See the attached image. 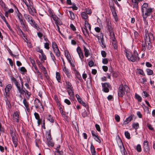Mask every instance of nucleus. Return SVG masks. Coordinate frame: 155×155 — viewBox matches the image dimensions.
Returning a JSON list of instances; mask_svg holds the SVG:
<instances>
[{
	"label": "nucleus",
	"instance_id": "obj_38",
	"mask_svg": "<svg viewBox=\"0 0 155 155\" xmlns=\"http://www.w3.org/2000/svg\"><path fill=\"white\" fill-rule=\"evenodd\" d=\"M146 71L148 75H152L153 74V70L150 69H147L146 70Z\"/></svg>",
	"mask_w": 155,
	"mask_h": 155
},
{
	"label": "nucleus",
	"instance_id": "obj_62",
	"mask_svg": "<svg viewBox=\"0 0 155 155\" xmlns=\"http://www.w3.org/2000/svg\"><path fill=\"white\" fill-rule=\"evenodd\" d=\"M86 12L87 14H88V15H90L92 13L91 10V9L89 8H86L85 9Z\"/></svg>",
	"mask_w": 155,
	"mask_h": 155
},
{
	"label": "nucleus",
	"instance_id": "obj_12",
	"mask_svg": "<svg viewBox=\"0 0 155 155\" xmlns=\"http://www.w3.org/2000/svg\"><path fill=\"white\" fill-rule=\"evenodd\" d=\"M13 120L17 123L19 121V113L16 111L14 112L13 114Z\"/></svg>",
	"mask_w": 155,
	"mask_h": 155
},
{
	"label": "nucleus",
	"instance_id": "obj_41",
	"mask_svg": "<svg viewBox=\"0 0 155 155\" xmlns=\"http://www.w3.org/2000/svg\"><path fill=\"white\" fill-rule=\"evenodd\" d=\"M37 63L39 66L41 68L43 69H45V68L43 66L41 63L38 60L37 61Z\"/></svg>",
	"mask_w": 155,
	"mask_h": 155
},
{
	"label": "nucleus",
	"instance_id": "obj_19",
	"mask_svg": "<svg viewBox=\"0 0 155 155\" xmlns=\"http://www.w3.org/2000/svg\"><path fill=\"white\" fill-rule=\"evenodd\" d=\"M132 2L133 3L132 5L133 7L134 8H135L136 9L138 10V2L137 1H136V0H131Z\"/></svg>",
	"mask_w": 155,
	"mask_h": 155
},
{
	"label": "nucleus",
	"instance_id": "obj_37",
	"mask_svg": "<svg viewBox=\"0 0 155 155\" xmlns=\"http://www.w3.org/2000/svg\"><path fill=\"white\" fill-rule=\"evenodd\" d=\"M56 78L58 82H61V77L60 73L58 72L56 73Z\"/></svg>",
	"mask_w": 155,
	"mask_h": 155
},
{
	"label": "nucleus",
	"instance_id": "obj_43",
	"mask_svg": "<svg viewBox=\"0 0 155 155\" xmlns=\"http://www.w3.org/2000/svg\"><path fill=\"white\" fill-rule=\"evenodd\" d=\"M75 74L77 78L80 80H82L81 76L79 72L76 71Z\"/></svg>",
	"mask_w": 155,
	"mask_h": 155
},
{
	"label": "nucleus",
	"instance_id": "obj_59",
	"mask_svg": "<svg viewBox=\"0 0 155 155\" xmlns=\"http://www.w3.org/2000/svg\"><path fill=\"white\" fill-rule=\"evenodd\" d=\"M84 107H85L87 109H88V106L87 104L84 102L83 101L81 104Z\"/></svg>",
	"mask_w": 155,
	"mask_h": 155
},
{
	"label": "nucleus",
	"instance_id": "obj_15",
	"mask_svg": "<svg viewBox=\"0 0 155 155\" xmlns=\"http://www.w3.org/2000/svg\"><path fill=\"white\" fill-rule=\"evenodd\" d=\"M117 143L119 147L120 148V150H121L122 148H123V150H125V148L123 144L122 143V140L120 138H119L117 141Z\"/></svg>",
	"mask_w": 155,
	"mask_h": 155
},
{
	"label": "nucleus",
	"instance_id": "obj_46",
	"mask_svg": "<svg viewBox=\"0 0 155 155\" xmlns=\"http://www.w3.org/2000/svg\"><path fill=\"white\" fill-rule=\"evenodd\" d=\"M52 48L53 49L57 48H58L57 44L55 42H53L52 43Z\"/></svg>",
	"mask_w": 155,
	"mask_h": 155
},
{
	"label": "nucleus",
	"instance_id": "obj_1",
	"mask_svg": "<svg viewBox=\"0 0 155 155\" xmlns=\"http://www.w3.org/2000/svg\"><path fill=\"white\" fill-rule=\"evenodd\" d=\"M148 5L145 3L141 6V11L142 16L144 21L145 20L146 18L150 15L152 12V9L148 8Z\"/></svg>",
	"mask_w": 155,
	"mask_h": 155
},
{
	"label": "nucleus",
	"instance_id": "obj_25",
	"mask_svg": "<svg viewBox=\"0 0 155 155\" xmlns=\"http://www.w3.org/2000/svg\"><path fill=\"white\" fill-rule=\"evenodd\" d=\"M148 42L149 41L147 40V39L145 38V42L143 43L142 44V46L143 47V51H145L146 49V47H147V42Z\"/></svg>",
	"mask_w": 155,
	"mask_h": 155
},
{
	"label": "nucleus",
	"instance_id": "obj_6",
	"mask_svg": "<svg viewBox=\"0 0 155 155\" xmlns=\"http://www.w3.org/2000/svg\"><path fill=\"white\" fill-rule=\"evenodd\" d=\"M145 32L146 34L145 35V38L147 39V40L149 42L151 41H153L154 39V37L152 33H148V31L146 29L145 30Z\"/></svg>",
	"mask_w": 155,
	"mask_h": 155
},
{
	"label": "nucleus",
	"instance_id": "obj_14",
	"mask_svg": "<svg viewBox=\"0 0 155 155\" xmlns=\"http://www.w3.org/2000/svg\"><path fill=\"white\" fill-rule=\"evenodd\" d=\"M148 142L147 141H145L143 143V148L144 151L145 152H149L150 149L148 147Z\"/></svg>",
	"mask_w": 155,
	"mask_h": 155
},
{
	"label": "nucleus",
	"instance_id": "obj_20",
	"mask_svg": "<svg viewBox=\"0 0 155 155\" xmlns=\"http://www.w3.org/2000/svg\"><path fill=\"white\" fill-rule=\"evenodd\" d=\"M11 80L14 83L17 88L20 85V84L14 77H12L11 78Z\"/></svg>",
	"mask_w": 155,
	"mask_h": 155
},
{
	"label": "nucleus",
	"instance_id": "obj_48",
	"mask_svg": "<svg viewBox=\"0 0 155 155\" xmlns=\"http://www.w3.org/2000/svg\"><path fill=\"white\" fill-rule=\"evenodd\" d=\"M36 50L38 52L41 54L43 52V50L42 49H41L39 47H36Z\"/></svg>",
	"mask_w": 155,
	"mask_h": 155
},
{
	"label": "nucleus",
	"instance_id": "obj_36",
	"mask_svg": "<svg viewBox=\"0 0 155 155\" xmlns=\"http://www.w3.org/2000/svg\"><path fill=\"white\" fill-rule=\"evenodd\" d=\"M82 29L83 33L85 36H86L87 35H88V31L87 29L84 28H83Z\"/></svg>",
	"mask_w": 155,
	"mask_h": 155
},
{
	"label": "nucleus",
	"instance_id": "obj_3",
	"mask_svg": "<svg viewBox=\"0 0 155 155\" xmlns=\"http://www.w3.org/2000/svg\"><path fill=\"white\" fill-rule=\"evenodd\" d=\"M24 16L28 22L32 26L37 30L39 28L38 25L33 19V18L31 15L25 13L24 14Z\"/></svg>",
	"mask_w": 155,
	"mask_h": 155
},
{
	"label": "nucleus",
	"instance_id": "obj_55",
	"mask_svg": "<svg viewBox=\"0 0 155 155\" xmlns=\"http://www.w3.org/2000/svg\"><path fill=\"white\" fill-rule=\"evenodd\" d=\"M50 56H51L52 60L54 61V62L56 60V58H55V57L54 56V55L52 53L51 51L50 52Z\"/></svg>",
	"mask_w": 155,
	"mask_h": 155
},
{
	"label": "nucleus",
	"instance_id": "obj_4",
	"mask_svg": "<svg viewBox=\"0 0 155 155\" xmlns=\"http://www.w3.org/2000/svg\"><path fill=\"white\" fill-rule=\"evenodd\" d=\"M129 87L126 85H123L121 84L120 85L118 88V96L119 97H123L125 94V91L127 89H128Z\"/></svg>",
	"mask_w": 155,
	"mask_h": 155
},
{
	"label": "nucleus",
	"instance_id": "obj_56",
	"mask_svg": "<svg viewBox=\"0 0 155 155\" xmlns=\"http://www.w3.org/2000/svg\"><path fill=\"white\" fill-rule=\"evenodd\" d=\"M134 35L136 39H137L139 37V34L137 31H135L134 32Z\"/></svg>",
	"mask_w": 155,
	"mask_h": 155
},
{
	"label": "nucleus",
	"instance_id": "obj_31",
	"mask_svg": "<svg viewBox=\"0 0 155 155\" xmlns=\"http://www.w3.org/2000/svg\"><path fill=\"white\" fill-rule=\"evenodd\" d=\"M6 105L8 106L9 109H11L12 108V105L8 99H5Z\"/></svg>",
	"mask_w": 155,
	"mask_h": 155
},
{
	"label": "nucleus",
	"instance_id": "obj_40",
	"mask_svg": "<svg viewBox=\"0 0 155 155\" xmlns=\"http://www.w3.org/2000/svg\"><path fill=\"white\" fill-rule=\"evenodd\" d=\"M17 14V16L19 20L22 19V15L21 13L19 12V10H18V12H16Z\"/></svg>",
	"mask_w": 155,
	"mask_h": 155
},
{
	"label": "nucleus",
	"instance_id": "obj_45",
	"mask_svg": "<svg viewBox=\"0 0 155 155\" xmlns=\"http://www.w3.org/2000/svg\"><path fill=\"white\" fill-rule=\"evenodd\" d=\"M48 144L49 146H50L52 147L54 146V143L51 140H48Z\"/></svg>",
	"mask_w": 155,
	"mask_h": 155
},
{
	"label": "nucleus",
	"instance_id": "obj_8",
	"mask_svg": "<svg viewBox=\"0 0 155 155\" xmlns=\"http://www.w3.org/2000/svg\"><path fill=\"white\" fill-rule=\"evenodd\" d=\"M107 26L109 31L110 34V35H114V33L113 31L112 26L110 21L108 20H107Z\"/></svg>",
	"mask_w": 155,
	"mask_h": 155
},
{
	"label": "nucleus",
	"instance_id": "obj_57",
	"mask_svg": "<svg viewBox=\"0 0 155 155\" xmlns=\"http://www.w3.org/2000/svg\"><path fill=\"white\" fill-rule=\"evenodd\" d=\"M115 119L117 122H119L120 121V116L117 115L115 114Z\"/></svg>",
	"mask_w": 155,
	"mask_h": 155
},
{
	"label": "nucleus",
	"instance_id": "obj_64",
	"mask_svg": "<svg viewBox=\"0 0 155 155\" xmlns=\"http://www.w3.org/2000/svg\"><path fill=\"white\" fill-rule=\"evenodd\" d=\"M108 61L107 58H104L102 59V63L103 64H107Z\"/></svg>",
	"mask_w": 155,
	"mask_h": 155
},
{
	"label": "nucleus",
	"instance_id": "obj_10",
	"mask_svg": "<svg viewBox=\"0 0 155 155\" xmlns=\"http://www.w3.org/2000/svg\"><path fill=\"white\" fill-rule=\"evenodd\" d=\"M110 39L112 41V43L114 48L115 49L117 48V42L116 39L115 38V35H113L110 36Z\"/></svg>",
	"mask_w": 155,
	"mask_h": 155
},
{
	"label": "nucleus",
	"instance_id": "obj_63",
	"mask_svg": "<svg viewBox=\"0 0 155 155\" xmlns=\"http://www.w3.org/2000/svg\"><path fill=\"white\" fill-rule=\"evenodd\" d=\"M95 127L96 130L99 132H100L101 131V128L100 126L97 124H96Z\"/></svg>",
	"mask_w": 155,
	"mask_h": 155
},
{
	"label": "nucleus",
	"instance_id": "obj_17",
	"mask_svg": "<svg viewBox=\"0 0 155 155\" xmlns=\"http://www.w3.org/2000/svg\"><path fill=\"white\" fill-rule=\"evenodd\" d=\"M18 91L19 93L21 94H23L24 92H25V89L23 88V87H21L20 85L17 88Z\"/></svg>",
	"mask_w": 155,
	"mask_h": 155
},
{
	"label": "nucleus",
	"instance_id": "obj_11",
	"mask_svg": "<svg viewBox=\"0 0 155 155\" xmlns=\"http://www.w3.org/2000/svg\"><path fill=\"white\" fill-rule=\"evenodd\" d=\"M11 137L12 138V140L13 143L14 144L15 147H16L18 145V139L16 136L13 134V132H12L11 134Z\"/></svg>",
	"mask_w": 155,
	"mask_h": 155
},
{
	"label": "nucleus",
	"instance_id": "obj_33",
	"mask_svg": "<svg viewBox=\"0 0 155 155\" xmlns=\"http://www.w3.org/2000/svg\"><path fill=\"white\" fill-rule=\"evenodd\" d=\"M63 152L62 150H57L54 152V155H63Z\"/></svg>",
	"mask_w": 155,
	"mask_h": 155
},
{
	"label": "nucleus",
	"instance_id": "obj_47",
	"mask_svg": "<svg viewBox=\"0 0 155 155\" xmlns=\"http://www.w3.org/2000/svg\"><path fill=\"white\" fill-rule=\"evenodd\" d=\"M126 137L128 139L130 138V133L128 131H125L124 133Z\"/></svg>",
	"mask_w": 155,
	"mask_h": 155
},
{
	"label": "nucleus",
	"instance_id": "obj_44",
	"mask_svg": "<svg viewBox=\"0 0 155 155\" xmlns=\"http://www.w3.org/2000/svg\"><path fill=\"white\" fill-rule=\"evenodd\" d=\"M94 139L97 142L99 143H101V139L100 138V137L98 135H97L95 137H94Z\"/></svg>",
	"mask_w": 155,
	"mask_h": 155
},
{
	"label": "nucleus",
	"instance_id": "obj_29",
	"mask_svg": "<svg viewBox=\"0 0 155 155\" xmlns=\"http://www.w3.org/2000/svg\"><path fill=\"white\" fill-rule=\"evenodd\" d=\"M47 119L50 122L53 123L54 120L53 117L50 114H48L47 116Z\"/></svg>",
	"mask_w": 155,
	"mask_h": 155
},
{
	"label": "nucleus",
	"instance_id": "obj_2",
	"mask_svg": "<svg viewBox=\"0 0 155 155\" xmlns=\"http://www.w3.org/2000/svg\"><path fill=\"white\" fill-rule=\"evenodd\" d=\"M126 56L128 59L133 62L138 61L139 60L138 53L136 50H134L133 53L128 51L126 52Z\"/></svg>",
	"mask_w": 155,
	"mask_h": 155
},
{
	"label": "nucleus",
	"instance_id": "obj_35",
	"mask_svg": "<svg viewBox=\"0 0 155 155\" xmlns=\"http://www.w3.org/2000/svg\"><path fill=\"white\" fill-rule=\"evenodd\" d=\"M27 7V8L28 9V10L29 12V13L31 15H34V12H33L32 9L31 8L32 7V6L31 7L30 6H28Z\"/></svg>",
	"mask_w": 155,
	"mask_h": 155
},
{
	"label": "nucleus",
	"instance_id": "obj_52",
	"mask_svg": "<svg viewBox=\"0 0 155 155\" xmlns=\"http://www.w3.org/2000/svg\"><path fill=\"white\" fill-rule=\"evenodd\" d=\"M147 48L148 50H150L151 48V42H147Z\"/></svg>",
	"mask_w": 155,
	"mask_h": 155
},
{
	"label": "nucleus",
	"instance_id": "obj_53",
	"mask_svg": "<svg viewBox=\"0 0 155 155\" xmlns=\"http://www.w3.org/2000/svg\"><path fill=\"white\" fill-rule=\"evenodd\" d=\"M49 42H46L45 43L44 48L47 50L49 49Z\"/></svg>",
	"mask_w": 155,
	"mask_h": 155
},
{
	"label": "nucleus",
	"instance_id": "obj_13",
	"mask_svg": "<svg viewBox=\"0 0 155 155\" xmlns=\"http://www.w3.org/2000/svg\"><path fill=\"white\" fill-rule=\"evenodd\" d=\"M35 106L36 108H39L41 106L43 109H44L42 104L39 100L37 98L35 100Z\"/></svg>",
	"mask_w": 155,
	"mask_h": 155
},
{
	"label": "nucleus",
	"instance_id": "obj_49",
	"mask_svg": "<svg viewBox=\"0 0 155 155\" xmlns=\"http://www.w3.org/2000/svg\"><path fill=\"white\" fill-rule=\"evenodd\" d=\"M23 102L25 107L29 106L28 103L27 101L25 98L24 99Z\"/></svg>",
	"mask_w": 155,
	"mask_h": 155
},
{
	"label": "nucleus",
	"instance_id": "obj_58",
	"mask_svg": "<svg viewBox=\"0 0 155 155\" xmlns=\"http://www.w3.org/2000/svg\"><path fill=\"white\" fill-rule=\"evenodd\" d=\"M109 71H110V72L112 73V75L113 77H114L115 78H117V77L118 75L116 74L115 72H114L112 70V69L111 70H109Z\"/></svg>",
	"mask_w": 155,
	"mask_h": 155
},
{
	"label": "nucleus",
	"instance_id": "obj_22",
	"mask_svg": "<svg viewBox=\"0 0 155 155\" xmlns=\"http://www.w3.org/2000/svg\"><path fill=\"white\" fill-rule=\"evenodd\" d=\"M53 51L57 57H58L60 56L61 53L58 48L53 49Z\"/></svg>",
	"mask_w": 155,
	"mask_h": 155
},
{
	"label": "nucleus",
	"instance_id": "obj_50",
	"mask_svg": "<svg viewBox=\"0 0 155 155\" xmlns=\"http://www.w3.org/2000/svg\"><path fill=\"white\" fill-rule=\"evenodd\" d=\"M0 4L2 7L4 8V9H6V7L5 6V4L2 1L0 2Z\"/></svg>",
	"mask_w": 155,
	"mask_h": 155
},
{
	"label": "nucleus",
	"instance_id": "obj_26",
	"mask_svg": "<svg viewBox=\"0 0 155 155\" xmlns=\"http://www.w3.org/2000/svg\"><path fill=\"white\" fill-rule=\"evenodd\" d=\"M81 16L82 18L84 20L87 19L88 17L85 12H82L81 14Z\"/></svg>",
	"mask_w": 155,
	"mask_h": 155
},
{
	"label": "nucleus",
	"instance_id": "obj_18",
	"mask_svg": "<svg viewBox=\"0 0 155 155\" xmlns=\"http://www.w3.org/2000/svg\"><path fill=\"white\" fill-rule=\"evenodd\" d=\"M84 51V55L86 57H87L90 55V52L89 50L86 48L84 45L83 46Z\"/></svg>",
	"mask_w": 155,
	"mask_h": 155
},
{
	"label": "nucleus",
	"instance_id": "obj_39",
	"mask_svg": "<svg viewBox=\"0 0 155 155\" xmlns=\"http://www.w3.org/2000/svg\"><path fill=\"white\" fill-rule=\"evenodd\" d=\"M53 19L55 21V23H58V21L59 18L58 17L54 14L53 15H52V16H51Z\"/></svg>",
	"mask_w": 155,
	"mask_h": 155
},
{
	"label": "nucleus",
	"instance_id": "obj_21",
	"mask_svg": "<svg viewBox=\"0 0 155 155\" xmlns=\"http://www.w3.org/2000/svg\"><path fill=\"white\" fill-rule=\"evenodd\" d=\"M102 39H101V40L99 41V42L102 48H105L106 45L104 44V35L103 33H102Z\"/></svg>",
	"mask_w": 155,
	"mask_h": 155
},
{
	"label": "nucleus",
	"instance_id": "obj_28",
	"mask_svg": "<svg viewBox=\"0 0 155 155\" xmlns=\"http://www.w3.org/2000/svg\"><path fill=\"white\" fill-rule=\"evenodd\" d=\"M12 88V85L11 84L7 85L5 89V91L9 92Z\"/></svg>",
	"mask_w": 155,
	"mask_h": 155
},
{
	"label": "nucleus",
	"instance_id": "obj_54",
	"mask_svg": "<svg viewBox=\"0 0 155 155\" xmlns=\"http://www.w3.org/2000/svg\"><path fill=\"white\" fill-rule=\"evenodd\" d=\"M138 73L142 75L143 76H145V74L143 71L141 69H139L138 70Z\"/></svg>",
	"mask_w": 155,
	"mask_h": 155
},
{
	"label": "nucleus",
	"instance_id": "obj_7",
	"mask_svg": "<svg viewBox=\"0 0 155 155\" xmlns=\"http://www.w3.org/2000/svg\"><path fill=\"white\" fill-rule=\"evenodd\" d=\"M110 7L111 9L113 16L116 21L118 19L117 16L113 3H109Z\"/></svg>",
	"mask_w": 155,
	"mask_h": 155
},
{
	"label": "nucleus",
	"instance_id": "obj_27",
	"mask_svg": "<svg viewBox=\"0 0 155 155\" xmlns=\"http://www.w3.org/2000/svg\"><path fill=\"white\" fill-rule=\"evenodd\" d=\"M46 137L47 140H51V131L50 130L48 132H47L46 133Z\"/></svg>",
	"mask_w": 155,
	"mask_h": 155
},
{
	"label": "nucleus",
	"instance_id": "obj_9",
	"mask_svg": "<svg viewBox=\"0 0 155 155\" xmlns=\"http://www.w3.org/2000/svg\"><path fill=\"white\" fill-rule=\"evenodd\" d=\"M76 51L79 55L80 59L82 62L83 59L84 58V56L81 48L80 46L78 47L76 49Z\"/></svg>",
	"mask_w": 155,
	"mask_h": 155
},
{
	"label": "nucleus",
	"instance_id": "obj_51",
	"mask_svg": "<svg viewBox=\"0 0 155 155\" xmlns=\"http://www.w3.org/2000/svg\"><path fill=\"white\" fill-rule=\"evenodd\" d=\"M136 149L137 152H140L141 151V146L140 144H139L137 145L136 147Z\"/></svg>",
	"mask_w": 155,
	"mask_h": 155
},
{
	"label": "nucleus",
	"instance_id": "obj_16",
	"mask_svg": "<svg viewBox=\"0 0 155 155\" xmlns=\"http://www.w3.org/2000/svg\"><path fill=\"white\" fill-rule=\"evenodd\" d=\"M133 115H131L129 117L127 118L125 120L123 124L124 125L127 124L129 123L131 120H133Z\"/></svg>",
	"mask_w": 155,
	"mask_h": 155
},
{
	"label": "nucleus",
	"instance_id": "obj_30",
	"mask_svg": "<svg viewBox=\"0 0 155 155\" xmlns=\"http://www.w3.org/2000/svg\"><path fill=\"white\" fill-rule=\"evenodd\" d=\"M68 94L70 96L72 97L74 95V91L73 88L68 89Z\"/></svg>",
	"mask_w": 155,
	"mask_h": 155
},
{
	"label": "nucleus",
	"instance_id": "obj_23",
	"mask_svg": "<svg viewBox=\"0 0 155 155\" xmlns=\"http://www.w3.org/2000/svg\"><path fill=\"white\" fill-rule=\"evenodd\" d=\"M68 12H69V17L71 20H74L75 17L74 13L71 11H68Z\"/></svg>",
	"mask_w": 155,
	"mask_h": 155
},
{
	"label": "nucleus",
	"instance_id": "obj_42",
	"mask_svg": "<svg viewBox=\"0 0 155 155\" xmlns=\"http://www.w3.org/2000/svg\"><path fill=\"white\" fill-rule=\"evenodd\" d=\"M135 97L136 98L137 100L139 102H141L142 100V98L138 94H135Z\"/></svg>",
	"mask_w": 155,
	"mask_h": 155
},
{
	"label": "nucleus",
	"instance_id": "obj_61",
	"mask_svg": "<svg viewBox=\"0 0 155 155\" xmlns=\"http://www.w3.org/2000/svg\"><path fill=\"white\" fill-rule=\"evenodd\" d=\"M34 116L36 120H38L40 119L39 114L36 112H35L34 114Z\"/></svg>",
	"mask_w": 155,
	"mask_h": 155
},
{
	"label": "nucleus",
	"instance_id": "obj_34",
	"mask_svg": "<svg viewBox=\"0 0 155 155\" xmlns=\"http://www.w3.org/2000/svg\"><path fill=\"white\" fill-rule=\"evenodd\" d=\"M132 127L134 128L135 129H137L139 128V124L138 123H134L132 124Z\"/></svg>",
	"mask_w": 155,
	"mask_h": 155
},
{
	"label": "nucleus",
	"instance_id": "obj_24",
	"mask_svg": "<svg viewBox=\"0 0 155 155\" xmlns=\"http://www.w3.org/2000/svg\"><path fill=\"white\" fill-rule=\"evenodd\" d=\"M91 150L92 155H96V151L95 148L93 145L92 143H91Z\"/></svg>",
	"mask_w": 155,
	"mask_h": 155
},
{
	"label": "nucleus",
	"instance_id": "obj_60",
	"mask_svg": "<svg viewBox=\"0 0 155 155\" xmlns=\"http://www.w3.org/2000/svg\"><path fill=\"white\" fill-rule=\"evenodd\" d=\"M82 115L83 117H85L87 116V113L86 110H85L82 113Z\"/></svg>",
	"mask_w": 155,
	"mask_h": 155
},
{
	"label": "nucleus",
	"instance_id": "obj_32",
	"mask_svg": "<svg viewBox=\"0 0 155 155\" xmlns=\"http://www.w3.org/2000/svg\"><path fill=\"white\" fill-rule=\"evenodd\" d=\"M65 83L66 84V87L68 90L69 89H72L73 88L71 84L68 81H65Z\"/></svg>",
	"mask_w": 155,
	"mask_h": 155
},
{
	"label": "nucleus",
	"instance_id": "obj_5",
	"mask_svg": "<svg viewBox=\"0 0 155 155\" xmlns=\"http://www.w3.org/2000/svg\"><path fill=\"white\" fill-rule=\"evenodd\" d=\"M102 91L105 93H108L109 91V89L111 88V85L108 83H101Z\"/></svg>",
	"mask_w": 155,
	"mask_h": 155
}]
</instances>
